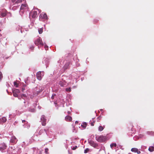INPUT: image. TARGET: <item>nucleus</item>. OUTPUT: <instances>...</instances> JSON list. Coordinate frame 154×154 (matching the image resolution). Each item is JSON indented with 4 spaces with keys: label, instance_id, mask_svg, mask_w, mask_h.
Instances as JSON below:
<instances>
[{
    "label": "nucleus",
    "instance_id": "nucleus-42",
    "mask_svg": "<svg viewBox=\"0 0 154 154\" xmlns=\"http://www.w3.org/2000/svg\"><path fill=\"white\" fill-rule=\"evenodd\" d=\"M67 112L68 114H70V111H68Z\"/></svg>",
    "mask_w": 154,
    "mask_h": 154
},
{
    "label": "nucleus",
    "instance_id": "nucleus-20",
    "mask_svg": "<svg viewBox=\"0 0 154 154\" xmlns=\"http://www.w3.org/2000/svg\"><path fill=\"white\" fill-rule=\"evenodd\" d=\"M59 84L61 86H63L64 85H66V82L65 81H60L59 83Z\"/></svg>",
    "mask_w": 154,
    "mask_h": 154
},
{
    "label": "nucleus",
    "instance_id": "nucleus-9",
    "mask_svg": "<svg viewBox=\"0 0 154 154\" xmlns=\"http://www.w3.org/2000/svg\"><path fill=\"white\" fill-rule=\"evenodd\" d=\"M13 95L15 97H17L18 94L20 93V91L18 89H15L13 91Z\"/></svg>",
    "mask_w": 154,
    "mask_h": 154
},
{
    "label": "nucleus",
    "instance_id": "nucleus-32",
    "mask_svg": "<svg viewBox=\"0 0 154 154\" xmlns=\"http://www.w3.org/2000/svg\"><path fill=\"white\" fill-rule=\"evenodd\" d=\"M2 78V72H0V80H1Z\"/></svg>",
    "mask_w": 154,
    "mask_h": 154
},
{
    "label": "nucleus",
    "instance_id": "nucleus-1",
    "mask_svg": "<svg viewBox=\"0 0 154 154\" xmlns=\"http://www.w3.org/2000/svg\"><path fill=\"white\" fill-rule=\"evenodd\" d=\"M40 12V10L37 8L33 9L29 13V18H30L32 17L34 18L37 17V14L39 13Z\"/></svg>",
    "mask_w": 154,
    "mask_h": 154
},
{
    "label": "nucleus",
    "instance_id": "nucleus-25",
    "mask_svg": "<svg viewBox=\"0 0 154 154\" xmlns=\"http://www.w3.org/2000/svg\"><path fill=\"white\" fill-rule=\"evenodd\" d=\"M111 148L112 149H113V146H116V143H112L110 145Z\"/></svg>",
    "mask_w": 154,
    "mask_h": 154
},
{
    "label": "nucleus",
    "instance_id": "nucleus-40",
    "mask_svg": "<svg viewBox=\"0 0 154 154\" xmlns=\"http://www.w3.org/2000/svg\"><path fill=\"white\" fill-rule=\"evenodd\" d=\"M151 132H147V133L149 134H151Z\"/></svg>",
    "mask_w": 154,
    "mask_h": 154
},
{
    "label": "nucleus",
    "instance_id": "nucleus-26",
    "mask_svg": "<svg viewBox=\"0 0 154 154\" xmlns=\"http://www.w3.org/2000/svg\"><path fill=\"white\" fill-rule=\"evenodd\" d=\"M21 97L23 99H25V98L26 97V96L25 94H23L21 95Z\"/></svg>",
    "mask_w": 154,
    "mask_h": 154
},
{
    "label": "nucleus",
    "instance_id": "nucleus-12",
    "mask_svg": "<svg viewBox=\"0 0 154 154\" xmlns=\"http://www.w3.org/2000/svg\"><path fill=\"white\" fill-rule=\"evenodd\" d=\"M89 143L92 146L95 147L98 146V144L94 142L93 141L90 140L88 141Z\"/></svg>",
    "mask_w": 154,
    "mask_h": 154
},
{
    "label": "nucleus",
    "instance_id": "nucleus-48",
    "mask_svg": "<svg viewBox=\"0 0 154 154\" xmlns=\"http://www.w3.org/2000/svg\"><path fill=\"white\" fill-rule=\"evenodd\" d=\"M1 36V35L0 34V36Z\"/></svg>",
    "mask_w": 154,
    "mask_h": 154
},
{
    "label": "nucleus",
    "instance_id": "nucleus-2",
    "mask_svg": "<svg viewBox=\"0 0 154 154\" xmlns=\"http://www.w3.org/2000/svg\"><path fill=\"white\" fill-rule=\"evenodd\" d=\"M28 10V7L26 3L22 4L20 7L19 12L20 14L22 15L25 12L27 11Z\"/></svg>",
    "mask_w": 154,
    "mask_h": 154
},
{
    "label": "nucleus",
    "instance_id": "nucleus-31",
    "mask_svg": "<svg viewBox=\"0 0 154 154\" xmlns=\"http://www.w3.org/2000/svg\"><path fill=\"white\" fill-rule=\"evenodd\" d=\"M44 48L45 49V50H48V46L46 45H45Z\"/></svg>",
    "mask_w": 154,
    "mask_h": 154
},
{
    "label": "nucleus",
    "instance_id": "nucleus-37",
    "mask_svg": "<svg viewBox=\"0 0 154 154\" xmlns=\"http://www.w3.org/2000/svg\"><path fill=\"white\" fill-rule=\"evenodd\" d=\"M35 109H31L30 110L29 109V111L32 112H34V111Z\"/></svg>",
    "mask_w": 154,
    "mask_h": 154
},
{
    "label": "nucleus",
    "instance_id": "nucleus-14",
    "mask_svg": "<svg viewBox=\"0 0 154 154\" xmlns=\"http://www.w3.org/2000/svg\"><path fill=\"white\" fill-rule=\"evenodd\" d=\"M22 122L23 123L24 122H25V124L23 125L24 128H26L28 129L30 127L29 124H28L27 122H26V121L24 120H22Z\"/></svg>",
    "mask_w": 154,
    "mask_h": 154
},
{
    "label": "nucleus",
    "instance_id": "nucleus-33",
    "mask_svg": "<svg viewBox=\"0 0 154 154\" xmlns=\"http://www.w3.org/2000/svg\"><path fill=\"white\" fill-rule=\"evenodd\" d=\"M44 130L46 132V131L45 130V129H44V130H40V131H39V134H41V133L42 131H43Z\"/></svg>",
    "mask_w": 154,
    "mask_h": 154
},
{
    "label": "nucleus",
    "instance_id": "nucleus-46",
    "mask_svg": "<svg viewBox=\"0 0 154 154\" xmlns=\"http://www.w3.org/2000/svg\"><path fill=\"white\" fill-rule=\"evenodd\" d=\"M100 110H101V111H102L103 110V109H101Z\"/></svg>",
    "mask_w": 154,
    "mask_h": 154
},
{
    "label": "nucleus",
    "instance_id": "nucleus-5",
    "mask_svg": "<svg viewBox=\"0 0 154 154\" xmlns=\"http://www.w3.org/2000/svg\"><path fill=\"white\" fill-rule=\"evenodd\" d=\"M35 43L36 45H40L43 46L44 44L42 42L41 38L40 37H38L35 41Z\"/></svg>",
    "mask_w": 154,
    "mask_h": 154
},
{
    "label": "nucleus",
    "instance_id": "nucleus-23",
    "mask_svg": "<svg viewBox=\"0 0 154 154\" xmlns=\"http://www.w3.org/2000/svg\"><path fill=\"white\" fill-rule=\"evenodd\" d=\"M104 129L103 127L102 126H100L98 127V131H102Z\"/></svg>",
    "mask_w": 154,
    "mask_h": 154
},
{
    "label": "nucleus",
    "instance_id": "nucleus-16",
    "mask_svg": "<svg viewBox=\"0 0 154 154\" xmlns=\"http://www.w3.org/2000/svg\"><path fill=\"white\" fill-rule=\"evenodd\" d=\"M6 121V119L5 117H3L0 119V124L5 122Z\"/></svg>",
    "mask_w": 154,
    "mask_h": 154
},
{
    "label": "nucleus",
    "instance_id": "nucleus-8",
    "mask_svg": "<svg viewBox=\"0 0 154 154\" xmlns=\"http://www.w3.org/2000/svg\"><path fill=\"white\" fill-rule=\"evenodd\" d=\"M6 147V145L4 143H2L0 146V150L2 152H4Z\"/></svg>",
    "mask_w": 154,
    "mask_h": 154
},
{
    "label": "nucleus",
    "instance_id": "nucleus-41",
    "mask_svg": "<svg viewBox=\"0 0 154 154\" xmlns=\"http://www.w3.org/2000/svg\"><path fill=\"white\" fill-rule=\"evenodd\" d=\"M25 90V88H22V91H23Z\"/></svg>",
    "mask_w": 154,
    "mask_h": 154
},
{
    "label": "nucleus",
    "instance_id": "nucleus-47",
    "mask_svg": "<svg viewBox=\"0 0 154 154\" xmlns=\"http://www.w3.org/2000/svg\"><path fill=\"white\" fill-rule=\"evenodd\" d=\"M70 109H71V107H70Z\"/></svg>",
    "mask_w": 154,
    "mask_h": 154
},
{
    "label": "nucleus",
    "instance_id": "nucleus-43",
    "mask_svg": "<svg viewBox=\"0 0 154 154\" xmlns=\"http://www.w3.org/2000/svg\"><path fill=\"white\" fill-rule=\"evenodd\" d=\"M2 26V24L0 22V27H1Z\"/></svg>",
    "mask_w": 154,
    "mask_h": 154
},
{
    "label": "nucleus",
    "instance_id": "nucleus-38",
    "mask_svg": "<svg viewBox=\"0 0 154 154\" xmlns=\"http://www.w3.org/2000/svg\"><path fill=\"white\" fill-rule=\"evenodd\" d=\"M94 121L93 122H91V126H94Z\"/></svg>",
    "mask_w": 154,
    "mask_h": 154
},
{
    "label": "nucleus",
    "instance_id": "nucleus-29",
    "mask_svg": "<svg viewBox=\"0 0 154 154\" xmlns=\"http://www.w3.org/2000/svg\"><path fill=\"white\" fill-rule=\"evenodd\" d=\"M89 150V149L88 148H86L85 149V150L84 152L85 153H86L88 152Z\"/></svg>",
    "mask_w": 154,
    "mask_h": 154
},
{
    "label": "nucleus",
    "instance_id": "nucleus-27",
    "mask_svg": "<svg viewBox=\"0 0 154 154\" xmlns=\"http://www.w3.org/2000/svg\"><path fill=\"white\" fill-rule=\"evenodd\" d=\"M56 97V94H53L52 95L51 97V99L52 100H53L54 98V97Z\"/></svg>",
    "mask_w": 154,
    "mask_h": 154
},
{
    "label": "nucleus",
    "instance_id": "nucleus-3",
    "mask_svg": "<svg viewBox=\"0 0 154 154\" xmlns=\"http://www.w3.org/2000/svg\"><path fill=\"white\" fill-rule=\"evenodd\" d=\"M96 140L100 142H103L106 140V137L105 136L103 135L98 136L96 137Z\"/></svg>",
    "mask_w": 154,
    "mask_h": 154
},
{
    "label": "nucleus",
    "instance_id": "nucleus-6",
    "mask_svg": "<svg viewBox=\"0 0 154 154\" xmlns=\"http://www.w3.org/2000/svg\"><path fill=\"white\" fill-rule=\"evenodd\" d=\"M44 75L43 72L39 71L38 72L36 75L38 79L40 80Z\"/></svg>",
    "mask_w": 154,
    "mask_h": 154
},
{
    "label": "nucleus",
    "instance_id": "nucleus-22",
    "mask_svg": "<svg viewBox=\"0 0 154 154\" xmlns=\"http://www.w3.org/2000/svg\"><path fill=\"white\" fill-rule=\"evenodd\" d=\"M148 150L150 152H152L154 150V147L152 146H149Z\"/></svg>",
    "mask_w": 154,
    "mask_h": 154
},
{
    "label": "nucleus",
    "instance_id": "nucleus-30",
    "mask_svg": "<svg viewBox=\"0 0 154 154\" xmlns=\"http://www.w3.org/2000/svg\"><path fill=\"white\" fill-rule=\"evenodd\" d=\"M14 85L16 87H18V85L17 83H16V82H14Z\"/></svg>",
    "mask_w": 154,
    "mask_h": 154
},
{
    "label": "nucleus",
    "instance_id": "nucleus-36",
    "mask_svg": "<svg viewBox=\"0 0 154 154\" xmlns=\"http://www.w3.org/2000/svg\"><path fill=\"white\" fill-rule=\"evenodd\" d=\"M15 7H13V8H12V9L13 10H15ZM16 9H17V8H19V7L18 6H17L16 7Z\"/></svg>",
    "mask_w": 154,
    "mask_h": 154
},
{
    "label": "nucleus",
    "instance_id": "nucleus-44",
    "mask_svg": "<svg viewBox=\"0 0 154 154\" xmlns=\"http://www.w3.org/2000/svg\"><path fill=\"white\" fill-rule=\"evenodd\" d=\"M78 123V122L77 121H76L75 122V123Z\"/></svg>",
    "mask_w": 154,
    "mask_h": 154
},
{
    "label": "nucleus",
    "instance_id": "nucleus-45",
    "mask_svg": "<svg viewBox=\"0 0 154 154\" xmlns=\"http://www.w3.org/2000/svg\"><path fill=\"white\" fill-rule=\"evenodd\" d=\"M54 104H56V102H54Z\"/></svg>",
    "mask_w": 154,
    "mask_h": 154
},
{
    "label": "nucleus",
    "instance_id": "nucleus-11",
    "mask_svg": "<svg viewBox=\"0 0 154 154\" xmlns=\"http://www.w3.org/2000/svg\"><path fill=\"white\" fill-rule=\"evenodd\" d=\"M17 140L15 136H12L11 137L10 139V143H15L17 142Z\"/></svg>",
    "mask_w": 154,
    "mask_h": 154
},
{
    "label": "nucleus",
    "instance_id": "nucleus-13",
    "mask_svg": "<svg viewBox=\"0 0 154 154\" xmlns=\"http://www.w3.org/2000/svg\"><path fill=\"white\" fill-rule=\"evenodd\" d=\"M25 0H11V2L14 3V5L18 4L22 1H25Z\"/></svg>",
    "mask_w": 154,
    "mask_h": 154
},
{
    "label": "nucleus",
    "instance_id": "nucleus-15",
    "mask_svg": "<svg viewBox=\"0 0 154 154\" xmlns=\"http://www.w3.org/2000/svg\"><path fill=\"white\" fill-rule=\"evenodd\" d=\"M131 151L134 152H137V154H140V151H138L137 149L136 148H132L131 149Z\"/></svg>",
    "mask_w": 154,
    "mask_h": 154
},
{
    "label": "nucleus",
    "instance_id": "nucleus-34",
    "mask_svg": "<svg viewBox=\"0 0 154 154\" xmlns=\"http://www.w3.org/2000/svg\"><path fill=\"white\" fill-rule=\"evenodd\" d=\"M48 150V149H47V148L45 149V152L47 154Z\"/></svg>",
    "mask_w": 154,
    "mask_h": 154
},
{
    "label": "nucleus",
    "instance_id": "nucleus-4",
    "mask_svg": "<svg viewBox=\"0 0 154 154\" xmlns=\"http://www.w3.org/2000/svg\"><path fill=\"white\" fill-rule=\"evenodd\" d=\"M39 19L40 20L44 21L47 20L48 17L46 13L42 12L40 14Z\"/></svg>",
    "mask_w": 154,
    "mask_h": 154
},
{
    "label": "nucleus",
    "instance_id": "nucleus-35",
    "mask_svg": "<svg viewBox=\"0 0 154 154\" xmlns=\"http://www.w3.org/2000/svg\"><path fill=\"white\" fill-rule=\"evenodd\" d=\"M77 146H75L74 147H73L72 148V149L73 150H75V149H76V148H77Z\"/></svg>",
    "mask_w": 154,
    "mask_h": 154
},
{
    "label": "nucleus",
    "instance_id": "nucleus-28",
    "mask_svg": "<svg viewBox=\"0 0 154 154\" xmlns=\"http://www.w3.org/2000/svg\"><path fill=\"white\" fill-rule=\"evenodd\" d=\"M66 90L67 92H70L71 91V89L70 88H66Z\"/></svg>",
    "mask_w": 154,
    "mask_h": 154
},
{
    "label": "nucleus",
    "instance_id": "nucleus-21",
    "mask_svg": "<svg viewBox=\"0 0 154 154\" xmlns=\"http://www.w3.org/2000/svg\"><path fill=\"white\" fill-rule=\"evenodd\" d=\"M87 125V124L85 122H83L81 126L84 128H85Z\"/></svg>",
    "mask_w": 154,
    "mask_h": 154
},
{
    "label": "nucleus",
    "instance_id": "nucleus-24",
    "mask_svg": "<svg viewBox=\"0 0 154 154\" xmlns=\"http://www.w3.org/2000/svg\"><path fill=\"white\" fill-rule=\"evenodd\" d=\"M43 28H39L38 29V32L39 34H41L42 33Z\"/></svg>",
    "mask_w": 154,
    "mask_h": 154
},
{
    "label": "nucleus",
    "instance_id": "nucleus-18",
    "mask_svg": "<svg viewBox=\"0 0 154 154\" xmlns=\"http://www.w3.org/2000/svg\"><path fill=\"white\" fill-rule=\"evenodd\" d=\"M16 29L17 31H19L20 30V31L21 33H23V30H22V28L21 26H17L16 28Z\"/></svg>",
    "mask_w": 154,
    "mask_h": 154
},
{
    "label": "nucleus",
    "instance_id": "nucleus-39",
    "mask_svg": "<svg viewBox=\"0 0 154 154\" xmlns=\"http://www.w3.org/2000/svg\"><path fill=\"white\" fill-rule=\"evenodd\" d=\"M76 66H79V63H77Z\"/></svg>",
    "mask_w": 154,
    "mask_h": 154
},
{
    "label": "nucleus",
    "instance_id": "nucleus-17",
    "mask_svg": "<svg viewBox=\"0 0 154 154\" xmlns=\"http://www.w3.org/2000/svg\"><path fill=\"white\" fill-rule=\"evenodd\" d=\"M65 119L66 121H70L72 120V118L69 116H66L65 118Z\"/></svg>",
    "mask_w": 154,
    "mask_h": 154
},
{
    "label": "nucleus",
    "instance_id": "nucleus-10",
    "mask_svg": "<svg viewBox=\"0 0 154 154\" xmlns=\"http://www.w3.org/2000/svg\"><path fill=\"white\" fill-rule=\"evenodd\" d=\"M6 14V11L5 9H3L0 11V17H3Z\"/></svg>",
    "mask_w": 154,
    "mask_h": 154
},
{
    "label": "nucleus",
    "instance_id": "nucleus-7",
    "mask_svg": "<svg viewBox=\"0 0 154 154\" xmlns=\"http://www.w3.org/2000/svg\"><path fill=\"white\" fill-rule=\"evenodd\" d=\"M41 120L42 125L45 126L46 124V119L44 115H42L41 116Z\"/></svg>",
    "mask_w": 154,
    "mask_h": 154
},
{
    "label": "nucleus",
    "instance_id": "nucleus-19",
    "mask_svg": "<svg viewBox=\"0 0 154 154\" xmlns=\"http://www.w3.org/2000/svg\"><path fill=\"white\" fill-rule=\"evenodd\" d=\"M69 62H67L66 64L64 65L63 66V68L64 69H66L68 68L69 67Z\"/></svg>",
    "mask_w": 154,
    "mask_h": 154
}]
</instances>
